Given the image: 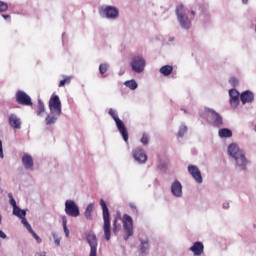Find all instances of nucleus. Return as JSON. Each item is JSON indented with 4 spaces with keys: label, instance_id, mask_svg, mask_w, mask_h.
<instances>
[{
    "label": "nucleus",
    "instance_id": "obj_22",
    "mask_svg": "<svg viewBox=\"0 0 256 256\" xmlns=\"http://www.w3.org/2000/svg\"><path fill=\"white\" fill-rule=\"evenodd\" d=\"M218 135L221 139H227L233 137V132L229 128H222L218 131Z\"/></svg>",
    "mask_w": 256,
    "mask_h": 256
},
{
    "label": "nucleus",
    "instance_id": "obj_42",
    "mask_svg": "<svg viewBox=\"0 0 256 256\" xmlns=\"http://www.w3.org/2000/svg\"><path fill=\"white\" fill-rule=\"evenodd\" d=\"M222 207H223V209H229V207H230V205H229V202H224L223 204H222Z\"/></svg>",
    "mask_w": 256,
    "mask_h": 256
},
{
    "label": "nucleus",
    "instance_id": "obj_34",
    "mask_svg": "<svg viewBox=\"0 0 256 256\" xmlns=\"http://www.w3.org/2000/svg\"><path fill=\"white\" fill-rule=\"evenodd\" d=\"M52 237L54 239L55 245H57V247H59V245H61V237H59V234L52 232Z\"/></svg>",
    "mask_w": 256,
    "mask_h": 256
},
{
    "label": "nucleus",
    "instance_id": "obj_47",
    "mask_svg": "<svg viewBox=\"0 0 256 256\" xmlns=\"http://www.w3.org/2000/svg\"><path fill=\"white\" fill-rule=\"evenodd\" d=\"M169 41H175V38L174 37H170Z\"/></svg>",
    "mask_w": 256,
    "mask_h": 256
},
{
    "label": "nucleus",
    "instance_id": "obj_49",
    "mask_svg": "<svg viewBox=\"0 0 256 256\" xmlns=\"http://www.w3.org/2000/svg\"><path fill=\"white\" fill-rule=\"evenodd\" d=\"M1 221H2V216H1V214H0V223H1Z\"/></svg>",
    "mask_w": 256,
    "mask_h": 256
},
{
    "label": "nucleus",
    "instance_id": "obj_25",
    "mask_svg": "<svg viewBox=\"0 0 256 256\" xmlns=\"http://www.w3.org/2000/svg\"><path fill=\"white\" fill-rule=\"evenodd\" d=\"M125 87H128L131 91H135L137 87H139V84H137V81L135 79L127 80L124 82Z\"/></svg>",
    "mask_w": 256,
    "mask_h": 256
},
{
    "label": "nucleus",
    "instance_id": "obj_36",
    "mask_svg": "<svg viewBox=\"0 0 256 256\" xmlns=\"http://www.w3.org/2000/svg\"><path fill=\"white\" fill-rule=\"evenodd\" d=\"M10 205H12L13 209L17 207V202L15 201V198H13V193L8 194Z\"/></svg>",
    "mask_w": 256,
    "mask_h": 256
},
{
    "label": "nucleus",
    "instance_id": "obj_10",
    "mask_svg": "<svg viewBox=\"0 0 256 256\" xmlns=\"http://www.w3.org/2000/svg\"><path fill=\"white\" fill-rule=\"evenodd\" d=\"M66 215L68 217H79L81 215V211L79 210V205L75 202V200H66L65 202V209Z\"/></svg>",
    "mask_w": 256,
    "mask_h": 256
},
{
    "label": "nucleus",
    "instance_id": "obj_30",
    "mask_svg": "<svg viewBox=\"0 0 256 256\" xmlns=\"http://www.w3.org/2000/svg\"><path fill=\"white\" fill-rule=\"evenodd\" d=\"M64 79L60 80L59 82V87H65V85H69V83H71V79H73V77L71 76H63Z\"/></svg>",
    "mask_w": 256,
    "mask_h": 256
},
{
    "label": "nucleus",
    "instance_id": "obj_24",
    "mask_svg": "<svg viewBox=\"0 0 256 256\" xmlns=\"http://www.w3.org/2000/svg\"><path fill=\"white\" fill-rule=\"evenodd\" d=\"M93 209H95V204L93 203H90L87 207H86V210L84 212V217L88 220H91L93 219Z\"/></svg>",
    "mask_w": 256,
    "mask_h": 256
},
{
    "label": "nucleus",
    "instance_id": "obj_12",
    "mask_svg": "<svg viewBox=\"0 0 256 256\" xmlns=\"http://www.w3.org/2000/svg\"><path fill=\"white\" fill-rule=\"evenodd\" d=\"M206 113L214 127H221V125H223V117H221V114L211 108H206Z\"/></svg>",
    "mask_w": 256,
    "mask_h": 256
},
{
    "label": "nucleus",
    "instance_id": "obj_4",
    "mask_svg": "<svg viewBox=\"0 0 256 256\" xmlns=\"http://www.w3.org/2000/svg\"><path fill=\"white\" fill-rule=\"evenodd\" d=\"M100 206L102 208V215L104 221V237L106 241H111V214H109V208L107 207V203H105V200H100Z\"/></svg>",
    "mask_w": 256,
    "mask_h": 256
},
{
    "label": "nucleus",
    "instance_id": "obj_35",
    "mask_svg": "<svg viewBox=\"0 0 256 256\" xmlns=\"http://www.w3.org/2000/svg\"><path fill=\"white\" fill-rule=\"evenodd\" d=\"M140 141H141L142 145H149V134L143 133Z\"/></svg>",
    "mask_w": 256,
    "mask_h": 256
},
{
    "label": "nucleus",
    "instance_id": "obj_41",
    "mask_svg": "<svg viewBox=\"0 0 256 256\" xmlns=\"http://www.w3.org/2000/svg\"><path fill=\"white\" fill-rule=\"evenodd\" d=\"M0 239H7V234H5V232L2 230H0Z\"/></svg>",
    "mask_w": 256,
    "mask_h": 256
},
{
    "label": "nucleus",
    "instance_id": "obj_6",
    "mask_svg": "<svg viewBox=\"0 0 256 256\" xmlns=\"http://www.w3.org/2000/svg\"><path fill=\"white\" fill-rule=\"evenodd\" d=\"M99 15L102 19L115 21L119 17V8L115 6L103 5L99 7Z\"/></svg>",
    "mask_w": 256,
    "mask_h": 256
},
{
    "label": "nucleus",
    "instance_id": "obj_21",
    "mask_svg": "<svg viewBox=\"0 0 256 256\" xmlns=\"http://www.w3.org/2000/svg\"><path fill=\"white\" fill-rule=\"evenodd\" d=\"M22 163L25 167V169H29L30 171H33V157L30 154H24L22 156Z\"/></svg>",
    "mask_w": 256,
    "mask_h": 256
},
{
    "label": "nucleus",
    "instance_id": "obj_8",
    "mask_svg": "<svg viewBox=\"0 0 256 256\" xmlns=\"http://www.w3.org/2000/svg\"><path fill=\"white\" fill-rule=\"evenodd\" d=\"M147 66V61L141 55L133 56L130 61V67L133 73L137 75H141L145 71V67Z\"/></svg>",
    "mask_w": 256,
    "mask_h": 256
},
{
    "label": "nucleus",
    "instance_id": "obj_9",
    "mask_svg": "<svg viewBox=\"0 0 256 256\" xmlns=\"http://www.w3.org/2000/svg\"><path fill=\"white\" fill-rule=\"evenodd\" d=\"M123 223V239L124 241H128L129 237H133L135 231L133 230V218L129 216V214H124L122 217Z\"/></svg>",
    "mask_w": 256,
    "mask_h": 256
},
{
    "label": "nucleus",
    "instance_id": "obj_26",
    "mask_svg": "<svg viewBox=\"0 0 256 256\" xmlns=\"http://www.w3.org/2000/svg\"><path fill=\"white\" fill-rule=\"evenodd\" d=\"M13 215H15L16 217H19V219L26 217L27 215V211L19 208V206H16L15 208H13Z\"/></svg>",
    "mask_w": 256,
    "mask_h": 256
},
{
    "label": "nucleus",
    "instance_id": "obj_48",
    "mask_svg": "<svg viewBox=\"0 0 256 256\" xmlns=\"http://www.w3.org/2000/svg\"><path fill=\"white\" fill-rule=\"evenodd\" d=\"M181 111H183L184 113H187V110H186V109H183V108H182Z\"/></svg>",
    "mask_w": 256,
    "mask_h": 256
},
{
    "label": "nucleus",
    "instance_id": "obj_13",
    "mask_svg": "<svg viewBox=\"0 0 256 256\" xmlns=\"http://www.w3.org/2000/svg\"><path fill=\"white\" fill-rule=\"evenodd\" d=\"M16 103H18V105H24L26 107L33 105V102L31 101V96H29L23 90H18L16 92Z\"/></svg>",
    "mask_w": 256,
    "mask_h": 256
},
{
    "label": "nucleus",
    "instance_id": "obj_44",
    "mask_svg": "<svg viewBox=\"0 0 256 256\" xmlns=\"http://www.w3.org/2000/svg\"><path fill=\"white\" fill-rule=\"evenodd\" d=\"M130 208H131V209H135V210H136V213L138 212L137 206H135V204L130 203Z\"/></svg>",
    "mask_w": 256,
    "mask_h": 256
},
{
    "label": "nucleus",
    "instance_id": "obj_46",
    "mask_svg": "<svg viewBox=\"0 0 256 256\" xmlns=\"http://www.w3.org/2000/svg\"><path fill=\"white\" fill-rule=\"evenodd\" d=\"M62 41H65V33L62 34Z\"/></svg>",
    "mask_w": 256,
    "mask_h": 256
},
{
    "label": "nucleus",
    "instance_id": "obj_20",
    "mask_svg": "<svg viewBox=\"0 0 256 256\" xmlns=\"http://www.w3.org/2000/svg\"><path fill=\"white\" fill-rule=\"evenodd\" d=\"M240 100L242 101L243 105H247V103H253L255 100V95L253 92L246 90L240 95Z\"/></svg>",
    "mask_w": 256,
    "mask_h": 256
},
{
    "label": "nucleus",
    "instance_id": "obj_40",
    "mask_svg": "<svg viewBox=\"0 0 256 256\" xmlns=\"http://www.w3.org/2000/svg\"><path fill=\"white\" fill-rule=\"evenodd\" d=\"M118 231L119 229H117V219H115L113 223V233L117 235Z\"/></svg>",
    "mask_w": 256,
    "mask_h": 256
},
{
    "label": "nucleus",
    "instance_id": "obj_33",
    "mask_svg": "<svg viewBox=\"0 0 256 256\" xmlns=\"http://www.w3.org/2000/svg\"><path fill=\"white\" fill-rule=\"evenodd\" d=\"M20 219H21L22 225H24V227L27 229V231H31V229H33L31 227V224H29V222L27 221V218H25V216L23 218H20Z\"/></svg>",
    "mask_w": 256,
    "mask_h": 256
},
{
    "label": "nucleus",
    "instance_id": "obj_16",
    "mask_svg": "<svg viewBox=\"0 0 256 256\" xmlns=\"http://www.w3.org/2000/svg\"><path fill=\"white\" fill-rule=\"evenodd\" d=\"M171 193L173 197H176L177 199H181V197H183V185L179 182V180H175L171 184Z\"/></svg>",
    "mask_w": 256,
    "mask_h": 256
},
{
    "label": "nucleus",
    "instance_id": "obj_45",
    "mask_svg": "<svg viewBox=\"0 0 256 256\" xmlns=\"http://www.w3.org/2000/svg\"><path fill=\"white\" fill-rule=\"evenodd\" d=\"M242 5H249V0H241Z\"/></svg>",
    "mask_w": 256,
    "mask_h": 256
},
{
    "label": "nucleus",
    "instance_id": "obj_37",
    "mask_svg": "<svg viewBox=\"0 0 256 256\" xmlns=\"http://www.w3.org/2000/svg\"><path fill=\"white\" fill-rule=\"evenodd\" d=\"M9 9L7 3L0 1V13H5Z\"/></svg>",
    "mask_w": 256,
    "mask_h": 256
},
{
    "label": "nucleus",
    "instance_id": "obj_17",
    "mask_svg": "<svg viewBox=\"0 0 256 256\" xmlns=\"http://www.w3.org/2000/svg\"><path fill=\"white\" fill-rule=\"evenodd\" d=\"M8 123L12 129L19 130L21 129V118L17 114H10L8 116Z\"/></svg>",
    "mask_w": 256,
    "mask_h": 256
},
{
    "label": "nucleus",
    "instance_id": "obj_14",
    "mask_svg": "<svg viewBox=\"0 0 256 256\" xmlns=\"http://www.w3.org/2000/svg\"><path fill=\"white\" fill-rule=\"evenodd\" d=\"M132 157L136 163H139V165L147 163V154L141 147H137L132 151Z\"/></svg>",
    "mask_w": 256,
    "mask_h": 256
},
{
    "label": "nucleus",
    "instance_id": "obj_43",
    "mask_svg": "<svg viewBox=\"0 0 256 256\" xmlns=\"http://www.w3.org/2000/svg\"><path fill=\"white\" fill-rule=\"evenodd\" d=\"M3 19L7 20V19H11V15L9 14H2Z\"/></svg>",
    "mask_w": 256,
    "mask_h": 256
},
{
    "label": "nucleus",
    "instance_id": "obj_11",
    "mask_svg": "<svg viewBox=\"0 0 256 256\" xmlns=\"http://www.w3.org/2000/svg\"><path fill=\"white\" fill-rule=\"evenodd\" d=\"M86 241L90 247L89 256H97V247L99 242L97 241V235L89 233L86 235Z\"/></svg>",
    "mask_w": 256,
    "mask_h": 256
},
{
    "label": "nucleus",
    "instance_id": "obj_38",
    "mask_svg": "<svg viewBox=\"0 0 256 256\" xmlns=\"http://www.w3.org/2000/svg\"><path fill=\"white\" fill-rule=\"evenodd\" d=\"M229 83H231L233 87H237V85H239V80H237L235 77H232L230 78Z\"/></svg>",
    "mask_w": 256,
    "mask_h": 256
},
{
    "label": "nucleus",
    "instance_id": "obj_23",
    "mask_svg": "<svg viewBox=\"0 0 256 256\" xmlns=\"http://www.w3.org/2000/svg\"><path fill=\"white\" fill-rule=\"evenodd\" d=\"M159 72L161 73V75H164V77H169V75L173 73V66L171 65L162 66Z\"/></svg>",
    "mask_w": 256,
    "mask_h": 256
},
{
    "label": "nucleus",
    "instance_id": "obj_18",
    "mask_svg": "<svg viewBox=\"0 0 256 256\" xmlns=\"http://www.w3.org/2000/svg\"><path fill=\"white\" fill-rule=\"evenodd\" d=\"M230 95V105L233 109H237L239 107V91L237 89L229 90Z\"/></svg>",
    "mask_w": 256,
    "mask_h": 256
},
{
    "label": "nucleus",
    "instance_id": "obj_15",
    "mask_svg": "<svg viewBox=\"0 0 256 256\" xmlns=\"http://www.w3.org/2000/svg\"><path fill=\"white\" fill-rule=\"evenodd\" d=\"M188 173L191 175V177L196 181V183H203V176L201 175V170H199V167L196 165H188Z\"/></svg>",
    "mask_w": 256,
    "mask_h": 256
},
{
    "label": "nucleus",
    "instance_id": "obj_39",
    "mask_svg": "<svg viewBox=\"0 0 256 256\" xmlns=\"http://www.w3.org/2000/svg\"><path fill=\"white\" fill-rule=\"evenodd\" d=\"M5 154H3V141L0 140V159H4Z\"/></svg>",
    "mask_w": 256,
    "mask_h": 256
},
{
    "label": "nucleus",
    "instance_id": "obj_2",
    "mask_svg": "<svg viewBox=\"0 0 256 256\" xmlns=\"http://www.w3.org/2000/svg\"><path fill=\"white\" fill-rule=\"evenodd\" d=\"M49 110L50 113L45 119L46 125H55L57 119L61 117L62 108H61V99L58 95L53 94L49 100Z\"/></svg>",
    "mask_w": 256,
    "mask_h": 256
},
{
    "label": "nucleus",
    "instance_id": "obj_5",
    "mask_svg": "<svg viewBox=\"0 0 256 256\" xmlns=\"http://www.w3.org/2000/svg\"><path fill=\"white\" fill-rule=\"evenodd\" d=\"M108 115L113 119V121L116 123V127L122 136L125 143L129 141V132L127 131V127H125V123L123 120L119 118V112L117 110L110 108L108 111Z\"/></svg>",
    "mask_w": 256,
    "mask_h": 256
},
{
    "label": "nucleus",
    "instance_id": "obj_31",
    "mask_svg": "<svg viewBox=\"0 0 256 256\" xmlns=\"http://www.w3.org/2000/svg\"><path fill=\"white\" fill-rule=\"evenodd\" d=\"M30 234H32V237L35 239L36 243L40 244L42 243V239L41 237H39V235H37V233H35V231L32 229L28 230Z\"/></svg>",
    "mask_w": 256,
    "mask_h": 256
},
{
    "label": "nucleus",
    "instance_id": "obj_7",
    "mask_svg": "<svg viewBox=\"0 0 256 256\" xmlns=\"http://www.w3.org/2000/svg\"><path fill=\"white\" fill-rule=\"evenodd\" d=\"M138 255L139 256H147L151 251V240L147 234L140 233L138 235Z\"/></svg>",
    "mask_w": 256,
    "mask_h": 256
},
{
    "label": "nucleus",
    "instance_id": "obj_32",
    "mask_svg": "<svg viewBox=\"0 0 256 256\" xmlns=\"http://www.w3.org/2000/svg\"><path fill=\"white\" fill-rule=\"evenodd\" d=\"M109 70V64H100L99 66V71L101 73V75H105V73H107V71Z\"/></svg>",
    "mask_w": 256,
    "mask_h": 256
},
{
    "label": "nucleus",
    "instance_id": "obj_28",
    "mask_svg": "<svg viewBox=\"0 0 256 256\" xmlns=\"http://www.w3.org/2000/svg\"><path fill=\"white\" fill-rule=\"evenodd\" d=\"M62 227L64 229L65 237H69V228H67V217L65 215L61 216Z\"/></svg>",
    "mask_w": 256,
    "mask_h": 256
},
{
    "label": "nucleus",
    "instance_id": "obj_27",
    "mask_svg": "<svg viewBox=\"0 0 256 256\" xmlns=\"http://www.w3.org/2000/svg\"><path fill=\"white\" fill-rule=\"evenodd\" d=\"M185 133H187V125L182 124L178 130V134H177L178 139H183V137L185 136Z\"/></svg>",
    "mask_w": 256,
    "mask_h": 256
},
{
    "label": "nucleus",
    "instance_id": "obj_29",
    "mask_svg": "<svg viewBox=\"0 0 256 256\" xmlns=\"http://www.w3.org/2000/svg\"><path fill=\"white\" fill-rule=\"evenodd\" d=\"M43 113H45V104L43 101L38 100V110H37V115L39 117H42Z\"/></svg>",
    "mask_w": 256,
    "mask_h": 256
},
{
    "label": "nucleus",
    "instance_id": "obj_3",
    "mask_svg": "<svg viewBox=\"0 0 256 256\" xmlns=\"http://www.w3.org/2000/svg\"><path fill=\"white\" fill-rule=\"evenodd\" d=\"M177 21L182 29L189 31L191 29V22L195 19V11H191L183 5L176 7Z\"/></svg>",
    "mask_w": 256,
    "mask_h": 256
},
{
    "label": "nucleus",
    "instance_id": "obj_1",
    "mask_svg": "<svg viewBox=\"0 0 256 256\" xmlns=\"http://www.w3.org/2000/svg\"><path fill=\"white\" fill-rule=\"evenodd\" d=\"M228 155L232 157L235 161V168L238 171H246L247 166L249 165V160L245 156V151L239 148V146L235 143H232L228 146Z\"/></svg>",
    "mask_w": 256,
    "mask_h": 256
},
{
    "label": "nucleus",
    "instance_id": "obj_19",
    "mask_svg": "<svg viewBox=\"0 0 256 256\" xmlns=\"http://www.w3.org/2000/svg\"><path fill=\"white\" fill-rule=\"evenodd\" d=\"M189 251L193 252L194 256H201L203 251H205V246L203 242L197 241L189 248Z\"/></svg>",
    "mask_w": 256,
    "mask_h": 256
}]
</instances>
